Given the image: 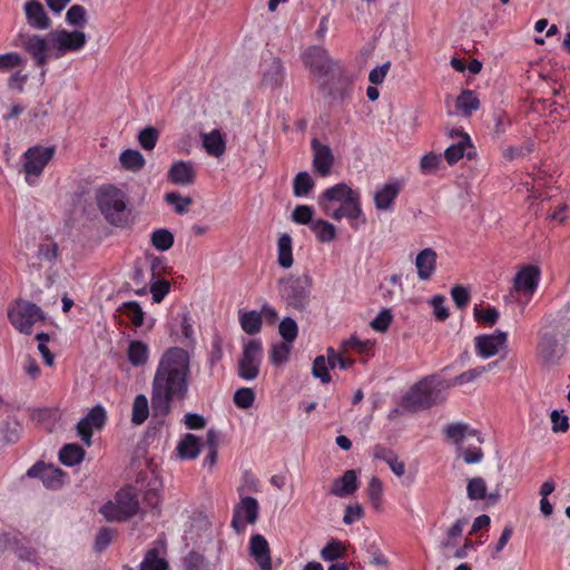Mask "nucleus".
I'll list each match as a JSON object with an SVG mask.
<instances>
[{"label": "nucleus", "mask_w": 570, "mask_h": 570, "mask_svg": "<svg viewBox=\"0 0 570 570\" xmlns=\"http://www.w3.org/2000/svg\"><path fill=\"white\" fill-rule=\"evenodd\" d=\"M313 279L308 274L302 276H289L281 282L282 296L288 305L295 308H304L309 297V289Z\"/></svg>", "instance_id": "nucleus-10"}, {"label": "nucleus", "mask_w": 570, "mask_h": 570, "mask_svg": "<svg viewBox=\"0 0 570 570\" xmlns=\"http://www.w3.org/2000/svg\"><path fill=\"white\" fill-rule=\"evenodd\" d=\"M460 140L452 144L444 151V157L450 165L458 163L465 154L466 148L471 146V140L468 134L459 132Z\"/></svg>", "instance_id": "nucleus-36"}, {"label": "nucleus", "mask_w": 570, "mask_h": 570, "mask_svg": "<svg viewBox=\"0 0 570 570\" xmlns=\"http://www.w3.org/2000/svg\"><path fill=\"white\" fill-rule=\"evenodd\" d=\"M311 230L314 232L317 242L322 244L332 243L337 237L336 227L332 223L322 218L314 220Z\"/></svg>", "instance_id": "nucleus-33"}, {"label": "nucleus", "mask_w": 570, "mask_h": 570, "mask_svg": "<svg viewBox=\"0 0 570 570\" xmlns=\"http://www.w3.org/2000/svg\"><path fill=\"white\" fill-rule=\"evenodd\" d=\"M66 22L76 29H82L88 22L87 10L80 4L71 6L66 13Z\"/></svg>", "instance_id": "nucleus-45"}, {"label": "nucleus", "mask_w": 570, "mask_h": 570, "mask_svg": "<svg viewBox=\"0 0 570 570\" xmlns=\"http://www.w3.org/2000/svg\"><path fill=\"white\" fill-rule=\"evenodd\" d=\"M53 147L43 146L30 147L24 151L22 171L28 185L33 186L38 183L39 177L53 157Z\"/></svg>", "instance_id": "nucleus-9"}, {"label": "nucleus", "mask_w": 570, "mask_h": 570, "mask_svg": "<svg viewBox=\"0 0 570 570\" xmlns=\"http://www.w3.org/2000/svg\"><path fill=\"white\" fill-rule=\"evenodd\" d=\"M158 140V131L154 127L145 128L139 132L138 141L140 146L146 150L155 148Z\"/></svg>", "instance_id": "nucleus-62"}, {"label": "nucleus", "mask_w": 570, "mask_h": 570, "mask_svg": "<svg viewBox=\"0 0 570 570\" xmlns=\"http://www.w3.org/2000/svg\"><path fill=\"white\" fill-rule=\"evenodd\" d=\"M87 45V35L79 29L68 30L57 28L48 35L38 33L19 35L17 46L21 47L41 68V78H45V68L50 58L59 59L68 53H77Z\"/></svg>", "instance_id": "nucleus-2"}, {"label": "nucleus", "mask_w": 570, "mask_h": 570, "mask_svg": "<svg viewBox=\"0 0 570 570\" xmlns=\"http://www.w3.org/2000/svg\"><path fill=\"white\" fill-rule=\"evenodd\" d=\"M200 440L191 433L185 434L177 444V453L181 460H194L200 453Z\"/></svg>", "instance_id": "nucleus-31"}, {"label": "nucleus", "mask_w": 570, "mask_h": 570, "mask_svg": "<svg viewBox=\"0 0 570 570\" xmlns=\"http://www.w3.org/2000/svg\"><path fill=\"white\" fill-rule=\"evenodd\" d=\"M358 488L357 474L354 470H347L341 478L333 481L330 493L345 498L352 495Z\"/></svg>", "instance_id": "nucleus-27"}, {"label": "nucleus", "mask_w": 570, "mask_h": 570, "mask_svg": "<svg viewBox=\"0 0 570 570\" xmlns=\"http://www.w3.org/2000/svg\"><path fill=\"white\" fill-rule=\"evenodd\" d=\"M170 284L164 278H157V275L148 285V289L153 295L154 303H160L169 293Z\"/></svg>", "instance_id": "nucleus-51"}, {"label": "nucleus", "mask_w": 570, "mask_h": 570, "mask_svg": "<svg viewBox=\"0 0 570 570\" xmlns=\"http://www.w3.org/2000/svg\"><path fill=\"white\" fill-rule=\"evenodd\" d=\"M473 315L476 322L483 323L488 326H493L498 322L500 313L497 308L491 306H475L473 309Z\"/></svg>", "instance_id": "nucleus-50"}, {"label": "nucleus", "mask_w": 570, "mask_h": 570, "mask_svg": "<svg viewBox=\"0 0 570 570\" xmlns=\"http://www.w3.org/2000/svg\"><path fill=\"white\" fill-rule=\"evenodd\" d=\"M202 141L205 150L214 157H220L225 153L226 142L219 129L203 134Z\"/></svg>", "instance_id": "nucleus-32"}, {"label": "nucleus", "mask_w": 570, "mask_h": 570, "mask_svg": "<svg viewBox=\"0 0 570 570\" xmlns=\"http://www.w3.org/2000/svg\"><path fill=\"white\" fill-rule=\"evenodd\" d=\"M27 475L29 478H39L48 489H58L63 484L65 473L53 465L36 463L27 471Z\"/></svg>", "instance_id": "nucleus-21"}, {"label": "nucleus", "mask_w": 570, "mask_h": 570, "mask_svg": "<svg viewBox=\"0 0 570 570\" xmlns=\"http://www.w3.org/2000/svg\"><path fill=\"white\" fill-rule=\"evenodd\" d=\"M551 430L553 433H566L569 428V419L563 411L553 410L550 414Z\"/></svg>", "instance_id": "nucleus-61"}, {"label": "nucleus", "mask_w": 570, "mask_h": 570, "mask_svg": "<svg viewBox=\"0 0 570 570\" xmlns=\"http://www.w3.org/2000/svg\"><path fill=\"white\" fill-rule=\"evenodd\" d=\"M185 570H212L210 562L199 552L190 551L183 560Z\"/></svg>", "instance_id": "nucleus-47"}, {"label": "nucleus", "mask_w": 570, "mask_h": 570, "mask_svg": "<svg viewBox=\"0 0 570 570\" xmlns=\"http://www.w3.org/2000/svg\"><path fill=\"white\" fill-rule=\"evenodd\" d=\"M566 352L564 343L551 335H543L538 345V358L544 366L554 365Z\"/></svg>", "instance_id": "nucleus-19"}, {"label": "nucleus", "mask_w": 570, "mask_h": 570, "mask_svg": "<svg viewBox=\"0 0 570 570\" xmlns=\"http://www.w3.org/2000/svg\"><path fill=\"white\" fill-rule=\"evenodd\" d=\"M313 148V170L321 177H327L332 174L334 156L331 148L320 144L316 139L312 141Z\"/></svg>", "instance_id": "nucleus-22"}, {"label": "nucleus", "mask_w": 570, "mask_h": 570, "mask_svg": "<svg viewBox=\"0 0 570 570\" xmlns=\"http://www.w3.org/2000/svg\"><path fill=\"white\" fill-rule=\"evenodd\" d=\"M8 318L12 326L20 333L29 334L35 323L45 318L42 309L24 299L14 301L7 311Z\"/></svg>", "instance_id": "nucleus-6"}, {"label": "nucleus", "mask_w": 570, "mask_h": 570, "mask_svg": "<svg viewBox=\"0 0 570 570\" xmlns=\"http://www.w3.org/2000/svg\"><path fill=\"white\" fill-rule=\"evenodd\" d=\"M121 309L135 327H140L144 324L145 313L137 302L124 303Z\"/></svg>", "instance_id": "nucleus-56"}, {"label": "nucleus", "mask_w": 570, "mask_h": 570, "mask_svg": "<svg viewBox=\"0 0 570 570\" xmlns=\"http://www.w3.org/2000/svg\"><path fill=\"white\" fill-rule=\"evenodd\" d=\"M334 220L346 218L353 229L357 230L366 224V217L362 209L361 193L358 191L348 200L335 208L330 215Z\"/></svg>", "instance_id": "nucleus-13"}, {"label": "nucleus", "mask_w": 570, "mask_h": 570, "mask_svg": "<svg viewBox=\"0 0 570 570\" xmlns=\"http://www.w3.org/2000/svg\"><path fill=\"white\" fill-rule=\"evenodd\" d=\"M149 415V403L145 394H138L134 399L131 422L136 425H141Z\"/></svg>", "instance_id": "nucleus-41"}, {"label": "nucleus", "mask_w": 570, "mask_h": 570, "mask_svg": "<svg viewBox=\"0 0 570 570\" xmlns=\"http://www.w3.org/2000/svg\"><path fill=\"white\" fill-rule=\"evenodd\" d=\"M165 200L169 205H171L177 214H185L188 210V207L191 205L193 199L190 197H183L178 193H167L165 195Z\"/></svg>", "instance_id": "nucleus-57"}, {"label": "nucleus", "mask_w": 570, "mask_h": 570, "mask_svg": "<svg viewBox=\"0 0 570 570\" xmlns=\"http://www.w3.org/2000/svg\"><path fill=\"white\" fill-rule=\"evenodd\" d=\"M436 252L432 248H424L415 257V267L421 281H429L436 269Z\"/></svg>", "instance_id": "nucleus-26"}, {"label": "nucleus", "mask_w": 570, "mask_h": 570, "mask_svg": "<svg viewBox=\"0 0 570 570\" xmlns=\"http://www.w3.org/2000/svg\"><path fill=\"white\" fill-rule=\"evenodd\" d=\"M374 456L375 459L386 462L395 475L402 476L405 473L404 463L400 461L395 453L392 452L391 450L377 445L374 449Z\"/></svg>", "instance_id": "nucleus-34"}, {"label": "nucleus", "mask_w": 570, "mask_h": 570, "mask_svg": "<svg viewBox=\"0 0 570 570\" xmlns=\"http://www.w3.org/2000/svg\"><path fill=\"white\" fill-rule=\"evenodd\" d=\"M360 190L353 189L345 183H338L332 187L326 188L317 199L318 206L325 215H330L331 204L340 203L341 205L357 194Z\"/></svg>", "instance_id": "nucleus-18"}, {"label": "nucleus", "mask_w": 570, "mask_h": 570, "mask_svg": "<svg viewBox=\"0 0 570 570\" xmlns=\"http://www.w3.org/2000/svg\"><path fill=\"white\" fill-rule=\"evenodd\" d=\"M119 161L126 170L139 171L144 168L146 160L142 154L136 149H126L119 156Z\"/></svg>", "instance_id": "nucleus-38"}, {"label": "nucleus", "mask_w": 570, "mask_h": 570, "mask_svg": "<svg viewBox=\"0 0 570 570\" xmlns=\"http://www.w3.org/2000/svg\"><path fill=\"white\" fill-rule=\"evenodd\" d=\"M190 353L178 346L164 351L151 381V410L154 416L165 417L175 401H184L189 393Z\"/></svg>", "instance_id": "nucleus-1"}, {"label": "nucleus", "mask_w": 570, "mask_h": 570, "mask_svg": "<svg viewBox=\"0 0 570 570\" xmlns=\"http://www.w3.org/2000/svg\"><path fill=\"white\" fill-rule=\"evenodd\" d=\"M24 63L26 60L23 59V57L16 51H10L0 55V72L12 71L16 68L23 67Z\"/></svg>", "instance_id": "nucleus-48"}, {"label": "nucleus", "mask_w": 570, "mask_h": 570, "mask_svg": "<svg viewBox=\"0 0 570 570\" xmlns=\"http://www.w3.org/2000/svg\"><path fill=\"white\" fill-rule=\"evenodd\" d=\"M392 320L393 315L391 311L387 308H383L376 315V317L373 318V321L371 322V326L374 331L383 333L390 327Z\"/></svg>", "instance_id": "nucleus-63"}, {"label": "nucleus", "mask_w": 570, "mask_h": 570, "mask_svg": "<svg viewBox=\"0 0 570 570\" xmlns=\"http://www.w3.org/2000/svg\"><path fill=\"white\" fill-rule=\"evenodd\" d=\"M168 562L159 556L157 549L148 550L139 564V570H168Z\"/></svg>", "instance_id": "nucleus-42"}, {"label": "nucleus", "mask_w": 570, "mask_h": 570, "mask_svg": "<svg viewBox=\"0 0 570 570\" xmlns=\"http://www.w3.org/2000/svg\"><path fill=\"white\" fill-rule=\"evenodd\" d=\"M456 108L464 115L471 116L480 107V101L474 91L463 90L456 98Z\"/></svg>", "instance_id": "nucleus-40"}, {"label": "nucleus", "mask_w": 570, "mask_h": 570, "mask_svg": "<svg viewBox=\"0 0 570 570\" xmlns=\"http://www.w3.org/2000/svg\"><path fill=\"white\" fill-rule=\"evenodd\" d=\"M487 483L481 476H474L468 480L466 497L472 501L487 499Z\"/></svg>", "instance_id": "nucleus-44"}, {"label": "nucleus", "mask_w": 570, "mask_h": 570, "mask_svg": "<svg viewBox=\"0 0 570 570\" xmlns=\"http://www.w3.org/2000/svg\"><path fill=\"white\" fill-rule=\"evenodd\" d=\"M107 413L102 405L94 406L77 424V432L87 446L91 445V436L95 430L104 428Z\"/></svg>", "instance_id": "nucleus-15"}, {"label": "nucleus", "mask_w": 570, "mask_h": 570, "mask_svg": "<svg viewBox=\"0 0 570 570\" xmlns=\"http://www.w3.org/2000/svg\"><path fill=\"white\" fill-rule=\"evenodd\" d=\"M485 371L487 367L484 366L470 368L461 373L460 375L455 376L451 385H464L471 383L479 379Z\"/></svg>", "instance_id": "nucleus-64"}, {"label": "nucleus", "mask_w": 570, "mask_h": 570, "mask_svg": "<svg viewBox=\"0 0 570 570\" xmlns=\"http://www.w3.org/2000/svg\"><path fill=\"white\" fill-rule=\"evenodd\" d=\"M139 502L131 488H125L117 492L112 501H108L100 508V513L109 522L125 521L137 514Z\"/></svg>", "instance_id": "nucleus-5"}, {"label": "nucleus", "mask_w": 570, "mask_h": 570, "mask_svg": "<svg viewBox=\"0 0 570 570\" xmlns=\"http://www.w3.org/2000/svg\"><path fill=\"white\" fill-rule=\"evenodd\" d=\"M541 272L538 266L525 265L521 267L513 278V286L510 293L512 299L519 304L527 305L535 293Z\"/></svg>", "instance_id": "nucleus-7"}, {"label": "nucleus", "mask_w": 570, "mask_h": 570, "mask_svg": "<svg viewBox=\"0 0 570 570\" xmlns=\"http://www.w3.org/2000/svg\"><path fill=\"white\" fill-rule=\"evenodd\" d=\"M451 386L444 381L426 377L416 383L404 396L403 406L409 411H419L439 404L444 400V392Z\"/></svg>", "instance_id": "nucleus-3"}, {"label": "nucleus", "mask_w": 570, "mask_h": 570, "mask_svg": "<svg viewBox=\"0 0 570 570\" xmlns=\"http://www.w3.org/2000/svg\"><path fill=\"white\" fill-rule=\"evenodd\" d=\"M292 351V344L282 342L274 344L269 351V358L273 365L282 366L287 363Z\"/></svg>", "instance_id": "nucleus-46"}, {"label": "nucleus", "mask_w": 570, "mask_h": 570, "mask_svg": "<svg viewBox=\"0 0 570 570\" xmlns=\"http://www.w3.org/2000/svg\"><path fill=\"white\" fill-rule=\"evenodd\" d=\"M151 244L158 250L165 252L174 244V235L167 229H157L151 235Z\"/></svg>", "instance_id": "nucleus-55"}, {"label": "nucleus", "mask_w": 570, "mask_h": 570, "mask_svg": "<svg viewBox=\"0 0 570 570\" xmlns=\"http://www.w3.org/2000/svg\"><path fill=\"white\" fill-rule=\"evenodd\" d=\"M441 164V155L430 153L424 155L420 160V170L424 175L436 173Z\"/></svg>", "instance_id": "nucleus-58"}, {"label": "nucleus", "mask_w": 570, "mask_h": 570, "mask_svg": "<svg viewBox=\"0 0 570 570\" xmlns=\"http://www.w3.org/2000/svg\"><path fill=\"white\" fill-rule=\"evenodd\" d=\"M196 168L191 161H175L167 173V179L174 185L188 186L194 184Z\"/></svg>", "instance_id": "nucleus-23"}, {"label": "nucleus", "mask_w": 570, "mask_h": 570, "mask_svg": "<svg viewBox=\"0 0 570 570\" xmlns=\"http://www.w3.org/2000/svg\"><path fill=\"white\" fill-rule=\"evenodd\" d=\"M276 249L278 265L284 269L291 268L294 264L292 236L287 233L281 234L277 239Z\"/></svg>", "instance_id": "nucleus-29"}, {"label": "nucleus", "mask_w": 570, "mask_h": 570, "mask_svg": "<svg viewBox=\"0 0 570 570\" xmlns=\"http://www.w3.org/2000/svg\"><path fill=\"white\" fill-rule=\"evenodd\" d=\"M284 79V68L282 61L277 58H271L265 62L263 70V83L266 87H278Z\"/></svg>", "instance_id": "nucleus-28"}, {"label": "nucleus", "mask_w": 570, "mask_h": 570, "mask_svg": "<svg viewBox=\"0 0 570 570\" xmlns=\"http://www.w3.org/2000/svg\"><path fill=\"white\" fill-rule=\"evenodd\" d=\"M149 346L139 340L130 341L127 348L128 362L134 367L145 366L149 361Z\"/></svg>", "instance_id": "nucleus-30"}, {"label": "nucleus", "mask_w": 570, "mask_h": 570, "mask_svg": "<svg viewBox=\"0 0 570 570\" xmlns=\"http://www.w3.org/2000/svg\"><path fill=\"white\" fill-rule=\"evenodd\" d=\"M302 58L305 67L318 78H324L338 68L337 63L331 59L327 51L318 46L308 48L303 53Z\"/></svg>", "instance_id": "nucleus-11"}, {"label": "nucleus", "mask_w": 570, "mask_h": 570, "mask_svg": "<svg viewBox=\"0 0 570 570\" xmlns=\"http://www.w3.org/2000/svg\"><path fill=\"white\" fill-rule=\"evenodd\" d=\"M85 456L83 449L78 444H66L59 452V459L63 465L73 466L79 464Z\"/></svg>", "instance_id": "nucleus-39"}, {"label": "nucleus", "mask_w": 570, "mask_h": 570, "mask_svg": "<svg viewBox=\"0 0 570 570\" xmlns=\"http://www.w3.org/2000/svg\"><path fill=\"white\" fill-rule=\"evenodd\" d=\"M508 333L497 330L491 334L478 335L474 338L475 353L481 358H490L500 351H507Z\"/></svg>", "instance_id": "nucleus-12"}, {"label": "nucleus", "mask_w": 570, "mask_h": 570, "mask_svg": "<svg viewBox=\"0 0 570 570\" xmlns=\"http://www.w3.org/2000/svg\"><path fill=\"white\" fill-rule=\"evenodd\" d=\"M368 499L375 510L382 508L383 485L377 476H372L367 487Z\"/></svg>", "instance_id": "nucleus-52"}, {"label": "nucleus", "mask_w": 570, "mask_h": 570, "mask_svg": "<svg viewBox=\"0 0 570 570\" xmlns=\"http://www.w3.org/2000/svg\"><path fill=\"white\" fill-rule=\"evenodd\" d=\"M97 205L110 224L121 226L126 223L127 202L120 189L114 186L101 187L97 193Z\"/></svg>", "instance_id": "nucleus-4"}, {"label": "nucleus", "mask_w": 570, "mask_h": 570, "mask_svg": "<svg viewBox=\"0 0 570 570\" xmlns=\"http://www.w3.org/2000/svg\"><path fill=\"white\" fill-rule=\"evenodd\" d=\"M249 552L262 570L272 569V559L267 540L262 534H254L249 540Z\"/></svg>", "instance_id": "nucleus-24"}, {"label": "nucleus", "mask_w": 570, "mask_h": 570, "mask_svg": "<svg viewBox=\"0 0 570 570\" xmlns=\"http://www.w3.org/2000/svg\"><path fill=\"white\" fill-rule=\"evenodd\" d=\"M445 301V297L440 294L432 296L429 301L430 305L433 307L434 317L440 322L445 321L450 315Z\"/></svg>", "instance_id": "nucleus-60"}, {"label": "nucleus", "mask_w": 570, "mask_h": 570, "mask_svg": "<svg viewBox=\"0 0 570 570\" xmlns=\"http://www.w3.org/2000/svg\"><path fill=\"white\" fill-rule=\"evenodd\" d=\"M259 505L255 498L242 497L234 508L232 528L240 533L247 524H254L258 519Z\"/></svg>", "instance_id": "nucleus-14"}, {"label": "nucleus", "mask_w": 570, "mask_h": 570, "mask_svg": "<svg viewBox=\"0 0 570 570\" xmlns=\"http://www.w3.org/2000/svg\"><path fill=\"white\" fill-rule=\"evenodd\" d=\"M402 185L399 180H392L379 186L373 195L375 208L380 212H391L395 199L401 193Z\"/></svg>", "instance_id": "nucleus-20"}, {"label": "nucleus", "mask_w": 570, "mask_h": 570, "mask_svg": "<svg viewBox=\"0 0 570 570\" xmlns=\"http://www.w3.org/2000/svg\"><path fill=\"white\" fill-rule=\"evenodd\" d=\"M27 24L32 30L43 31L52 26V21L40 0H27L22 7Z\"/></svg>", "instance_id": "nucleus-17"}, {"label": "nucleus", "mask_w": 570, "mask_h": 570, "mask_svg": "<svg viewBox=\"0 0 570 570\" xmlns=\"http://www.w3.org/2000/svg\"><path fill=\"white\" fill-rule=\"evenodd\" d=\"M331 366L326 361L325 356L320 355L313 362L312 374L318 379L322 383L327 384L332 381L330 370Z\"/></svg>", "instance_id": "nucleus-54"}, {"label": "nucleus", "mask_w": 570, "mask_h": 570, "mask_svg": "<svg viewBox=\"0 0 570 570\" xmlns=\"http://www.w3.org/2000/svg\"><path fill=\"white\" fill-rule=\"evenodd\" d=\"M314 209L308 205H297L292 214L291 219L298 225H307L312 227L315 219H313Z\"/></svg>", "instance_id": "nucleus-49"}, {"label": "nucleus", "mask_w": 570, "mask_h": 570, "mask_svg": "<svg viewBox=\"0 0 570 570\" xmlns=\"http://www.w3.org/2000/svg\"><path fill=\"white\" fill-rule=\"evenodd\" d=\"M346 556V546L338 539H331L321 549L320 557L326 562H335Z\"/></svg>", "instance_id": "nucleus-35"}, {"label": "nucleus", "mask_w": 570, "mask_h": 570, "mask_svg": "<svg viewBox=\"0 0 570 570\" xmlns=\"http://www.w3.org/2000/svg\"><path fill=\"white\" fill-rule=\"evenodd\" d=\"M278 333L284 342L292 344L298 334L297 323L292 317L283 318L278 326Z\"/></svg>", "instance_id": "nucleus-53"}, {"label": "nucleus", "mask_w": 570, "mask_h": 570, "mask_svg": "<svg viewBox=\"0 0 570 570\" xmlns=\"http://www.w3.org/2000/svg\"><path fill=\"white\" fill-rule=\"evenodd\" d=\"M239 324L246 334L255 335L262 328V315L256 311H239Z\"/></svg>", "instance_id": "nucleus-37"}, {"label": "nucleus", "mask_w": 570, "mask_h": 570, "mask_svg": "<svg viewBox=\"0 0 570 570\" xmlns=\"http://www.w3.org/2000/svg\"><path fill=\"white\" fill-rule=\"evenodd\" d=\"M263 362V343L258 338L243 342V351L238 360V376L244 381H254L258 377Z\"/></svg>", "instance_id": "nucleus-8"}, {"label": "nucleus", "mask_w": 570, "mask_h": 570, "mask_svg": "<svg viewBox=\"0 0 570 570\" xmlns=\"http://www.w3.org/2000/svg\"><path fill=\"white\" fill-rule=\"evenodd\" d=\"M315 186L314 179L307 171L298 173L293 180V194L296 197L306 196Z\"/></svg>", "instance_id": "nucleus-43"}, {"label": "nucleus", "mask_w": 570, "mask_h": 570, "mask_svg": "<svg viewBox=\"0 0 570 570\" xmlns=\"http://www.w3.org/2000/svg\"><path fill=\"white\" fill-rule=\"evenodd\" d=\"M163 268V263L159 258H153L150 261L137 262L132 272V282L138 288L136 289L137 295H145L148 289L150 281L155 278Z\"/></svg>", "instance_id": "nucleus-16"}, {"label": "nucleus", "mask_w": 570, "mask_h": 570, "mask_svg": "<svg viewBox=\"0 0 570 570\" xmlns=\"http://www.w3.org/2000/svg\"><path fill=\"white\" fill-rule=\"evenodd\" d=\"M255 393L250 387H240L234 394V403L239 409H248L254 404Z\"/></svg>", "instance_id": "nucleus-59"}, {"label": "nucleus", "mask_w": 570, "mask_h": 570, "mask_svg": "<svg viewBox=\"0 0 570 570\" xmlns=\"http://www.w3.org/2000/svg\"><path fill=\"white\" fill-rule=\"evenodd\" d=\"M443 432L446 439L458 446V450H461L464 440L470 436H475L479 443L483 442L478 431L470 429L468 424L461 422L448 424L444 426Z\"/></svg>", "instance_id": "nucleus-25"}]
</instances>
